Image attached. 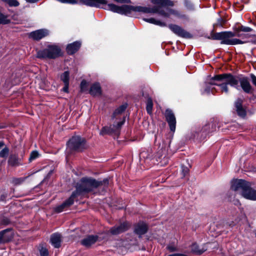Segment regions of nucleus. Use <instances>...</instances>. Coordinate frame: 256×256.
I'll return each instance as SVG.
<instances>
[{"label": "nucleus", "instance_id": "bb28decb", "mask_svg": "<svg viewBox=\"0 0 256 256\" xmlns=\"http://www.w3.org/2000/svg\"><path fill=\"white\" fill-rule=\"evenodd\" d=\"M153 104L151 98H148L146 102V111L148 114H151L152 110Z\"/></svg>", "mask_w": 256, "mask_h": 256}, {"label": "nucleus", "instance_id": "c85d7f7f", "mask_svg": "<svg viewBox=\"0 0 256 256\" xmlns=\"http://www.w3.org/2000/svg\"><path fill=\"white\" fill-rule=\"evenodd\" d=\"M10 223V220L4 216H0V226H7Z\"/></svg>", "mask_w": 256, "mask_h": 256}, {"label": "nucleus", "instance_id": "9d476101", "mask_svg": "<svg viewBox=\"0 0 256 256\" xmlns=\"http://www.w3.org/2000/svg\"><path fill=\"white\" fill-rule=\"evenodd\" d=\"M165 116L170 126L171 131L176 130V119L174 114L169 109H167L165 112Z\"/></svg>", "mask_w": 256, "mask_h": 256}, {"label": "nucleus", "instance_id": "c9c22d12", "mask_svg": "<svg viewBox=\"0 0 256 256\" xmlns=\"http://www.w3.org/2000/svg\"><path fill=\"white\" fill-rule=\"evenodd\" d=\"M87 87V82L85 80H82L80 83V89L82 92L85 90Z\"/></svg>", "mask_w": 256, "mask_h": 256}, {"label": "nucleus", "instance_id": "dca6fc26", "mask_svg": "<svg viewBox=\"0 0 256 256\" xmlns=\"http://www.w3.org/2000/svg\"><path fill=\"white\" fill-rule=\"evenodd\" d=\"M98 239V236H88L82 240L81 244L84 246L89 247L94 244Z\"/></svg>", "mask_w": 256, "mask_h": 256}, {"label": "nucleus", "instance_id": "20e7f679", "mask_svg": "<svg viewBox=\"0 0 256 256\" xmlns=\"http://www.w3.org/2000/svg\"><path fill=\"white\" fill-rule=\"evenodd\" d=\"M234 36H236V34L232 32H224L214 34L212 36V38L213 40H222L221 42L222 44L228 45H236L244 43V42L238 38L229 39L230 38Z\"/></svg>", "mask_w": 256, "mask_h": 256}, {"label": "nucleus", "instance_id": "a211bd4d", "mask_svg": "<svg viewBox=\"0 0 256 256\" xmlns=\"http://www.w3.org/2000/svg\"><path fill=\"white\" fill-rule=\"evenodd\" d=\"M81 46V42L76 41L68 45L66 52L69 54H72L76 52Z\"/></svg>", "mask_w": 256, "mask_h": 256}, {"label": "nucleus", "instance_id": "58836bf2", "mask_svg": "<svg viewBox=\"0 0 256 256\" xmlns=\"http://www.w3.org/2000/svg\"><path fill=\"white\" fill-rule=\"evenodd\" d=\"M7 197V194L6 193L2 194L0 195V201H3L6 200Z\"/></svg>", "mask_w": 256, "mask_h": 256}, {"label": "nucleus", "instance_id": "f8f14e48", "mask_svg": "<svg viewBox=\"0 0 256 256\" xmlns=\"http://www.w3.org/2000/svg\"><path fill=\"white\" fill-rule=\"evenodd\" d=\"M126 104H122L114 110L112 116V118L116 120L114 122H121L123 118L125 120V118L122 116V114L126 110Z\"/></svg>", "mask_w": 256, "mask_h": 256}, {"label": "nucleus", "instance_id": "39448f33", "mask_svg": "<svg viewBox=\"0 0 256 256\" xmlns=\"http://www.w3.org/2000/svg\"><path fill=\"white\" fill-rule=\"evenodd\" d=\"M61 55V50L57 46L50 45L46 48L39 50L37 52V56L38 58H48L54 59Z\"/></svg>", "mask_w": 256, "mask_h": 256}, {"label": "nucleus", "instance_id": "2eb2a0df", "mask_svg": "<svg viewBox=\"0 0 256 256\" xmlns=\"http://www.w3.org/2000/svg\"><path fill=\"white\" fill-rule=\"evenodd\" d=\"M243 100L242 98H238L235 102L234 106L238 114L242 118H244L246 116V111L242 107Z\"/></svg>", "mask_w": 256, "mask_h": 256}, {"label": "nucleus", "instance_id": "6ab92c4d", "mask_svg": "<svg viewBox=\"0 0 256 256\" xmlns=\"http://www.w3.org/2000/svg\"><path fill=\"white\" fill-rule=\"evenodd\" d=\"M62 242V236L58 233H54L51 236L50 242L52 246L56 248H58L60 246Z\"/></svg>", "mask_w": 256, "mask_h": 256}, {"label": "nucleus", "instance_id": "f03ea898", "mask_svg": "<svg viewBox=\"0 0 256 256\" xmlns=\"http://www.w3.org/2000/svg\"><path fill=\"white\" fill-rule=\"evenodd\" d=\"M108 184V179H104L102 181H98L92 178L84 177L77 182L76 186V190L72 194H74V197L76 198L83 192H88L102 186L106 187Z\"/></svg>", "mask_w": 256, "mask_h": 256}, {"label": "nucleus", "instance_id": "2f4dec72", "mask_svg": "<svg viewBox=\"0 0 256 256\" xmlns=\"http://www.w3.org/2000/svg\"><path fill=\"white\" fill-rule=\"evenodd\" d=\"M184 5L188 10H194V7L193 4L188 0H184Z\"/></svg>", "mask_w": 256, "mask_h": 256}, {"label": "nucleus", "instance_id": "473e14b6", "mask_svg": "<svg viewBox=\"0 0 256 256\" xmlns=\"http://www.w3.org/2000/svg\"><path fill=\"white\" fill-rule=\"evenodd\" d=\"M40 256H48V250L46 248H41L40 249Z\"/></svg>", "mask_w": 256, "mask_h": 256}, {"label": "nucleus", "instance_id": "e433bc0d", "mask_svg": "<svg viewBox=\"0 0 256 256\" xmlns=\"http://www.w3.org/2000/svg\"><path fill=\"white\" fill-rule=\"evenodd\" d=\"M167 248L170 252H173L176 250V248L174 246H168Z\"/></svg>", "mask_w": 256, "mask_h": 256}, {"label": "nucleus", "instance_id": "4be33fe9", "mask_svg": "<svg viewBox=\"0 0 256 256\" xmlns=\"http://www.w3.org/2000/svg\"><path fill=\"white\" fill-rule=\"evenodd\" d=\"M8 164L12 166H16L20 164L18 158L16 155L10 156L8 160Z\"/></svg>", "mask_w": 256, "mask_h": 256}, {"label": "nucleus", "instance_id": "7c9ffc66", "mask_svg": "<svg viewBox=\"0 0 256 256\" xmlns=\"http://www.w3.org/2000/svg\"><path fill=\"white\" fill-rule=\"evenodd\" d=\"M237 32H250L252 30V29L250 27L244 26H241L237 28Z\"/></svg>", "mask_w": 256, "mask_h": 256}, {"label": "nucleus", "instance_id": "4468645a", "mask_svg": "<svg viewBox=\"0 0 256 256\" xmlns=\"http://www.w3.org/2000/svg\"><path fill=\"white\" fill-rule=\"evenodd\" d=\"M74 194H72L71 196L62 204L55 208V211L57 212H62L65 208L72 204L74 202Z\"/></svg>", "mask_w": 256, "mask_h": 256}, {"label": "nucleus", "instance_id": "a878e982", "mask_svg": "<svg viewBox=\"0 0 256 256\" xmlns=\"http://www.w3.org/2000/svg\"><path fill=\"white\" fill-rule=\"evenodd\" d=\"M40 156V154L36 150L32 151L30 154L28 158V160L30 162H32L34 160L36 159Z\"/></svg>", "mask_w": 256, "mask_h": 256}, {"label": "nucleus", "instance_id": "423d86ee", "mask_svg": "<svg viewBox=\"0 0 256 256\" xmlns=\"http://www.w3.org/2000/svg\"><path fill=\"white\" fill-rule=\"evenodd\" d=\"M67 144L70 150L78 152L82 151L86 148L85 140L78 136L72 137Z\"/></svg>", "mask_w": 256, "mask_h": 256}, {"label": "nucleus", "instance_id": "4c0bfd02", "mask_svg": "<svg viewBox=\"0 0 256 256\" xmlns=\"http://www.w3.org/2000/svg\"><path fill=\"white\" fill-rule=\"evenodd\" d=\"M225 21L222 18H220L218 20L217 25L220 26H222V24L224 23Z\"/></svg>", "mask_w": 256, "mask_h": 256}, {"label": "nucleus", "instance_id": "f704fd0d", "mask_svg": "<svg viewBox=\"0 0 256 256\" xmlns=\"http://www.w3.org/2000/svg\"><path fill=\"white\" fill-rule=\"evenodd\" d=\"M189 172V169L186 166H182V173L183 176H186Z\"/></svg>", "mask_w": 256, "mask_h": 256}, {"label": "nucleus", "instance_id": "7ed1b4c3", "mask_svg": "<svg viewBox=\"0 0 256 256\" xmlns=\"http://www.w3.org/2000/svg\"><path fill=\"white\" fill-rule=\"evenodd\" d=\"M231 189L238 192L246 199L256 200V190L251 188L250 184L244 180H232L231 182Z\"/></svg>", "mask_w": 256, "mask_h": 256}, {"label": "nucleus", "instance_id": "b1692460", "mask_svg": "<svg viewBox=\"0 0 256 256\" xmlns=\"http://www.w3.org/2000/svg\"><path fill=\"white\" fill-rule=\"evenodd\" d=\"M8 17V15H6L0 12V25L10 24L11 20Z\"/></svg>", "mask_w": 256, "mask_h": 256}, {"label": "nucleus", "instance_id": "f3484780", "mask_svg": "<svg viewBox=\"0 0 256 256\" xmlns=\"http://www.w3.org/2000/svg\"><path fill=\"white\" fill-rule=\"evenodd\" d=\"M128 226V224L124 222L120 226H114L110 230V232L112 234H118L127 230Z\"/></svg>", "mask_w": 256, "mask_h": 256}, {"label": "nucleus", "instance_id": "c756f323", "mask_svg": "<svg viewBox=\"0 0 256 256\" xmlns=\"http://www.w3.org/2000/svg\"><path fill=\"white\" fill-rule=\"evenodd\" d=\"M6 2L10 6H18L20 4L17 0H2Z\"/></svg>", "mask_w": 256, "mask_h": 256}, {"label": "nucleus", "instance_id": "a19ab883", "mask_svg": "<svg viewBox=\"0 0 256 256\" xmlns=\"http://www.w3.org/2000/svg\"><path fill=\"white\" fill-rule=\"evenodd\" d=\"M27 2L30 3H34L37 2L38 0H26Z\"/></svg>", "mask_w": 256, "mask_h": 256}, {"label": "nucleus", "instance_id": "6e6552de", "mask_svg": "<svg viewBox=\"0 0 256 256\" xmlns=\"http://www.w3.org/2000/svg\"><path fill=\"white\" fill-rule=\"evenodd\" d=\"M14 236L12 228H8L0 231V244H5L11 242Z\"/></svg>", "mask_w": 256, "mask_h": 256}, {"label": "nucleus", "instance_id": "f257e3e1", "mask_svg": "<svg viewBox=\"0 0 256 256\" xmlns=\"http://www.w3.org/2000/svg\"><path fill=\"white\" fill-rule=\"evenodd\" d=\"M228 85L238 90L242 88L246 94H251L253 88L250 84L248 77L242 76H234L230 74H217L210 78V82L204 83V89L202 94H214L216 89L212 86H218L220 88L222 92L226 94L229 92Z\"/></svg>", "mask_w": 256, "mask_h": 256}, {"label": "nucleus", "instance_id": "9b49d317", "mask_svg": "<svg viewBox=\"0 0 256 256\" xmlns=\"http://www.w3.org/2000/svg\"><path fill=\"white\" fill-rule=\"evenodd\" d=\"M48 34V31L46 29H40L31 32L29 36L34 40H38Z\"/></svg>", "mask_w": 256, "mask_h": 256}, {"label": "nucleus", "instance_id": "412c9836", "mask_svg": "<svg viewBox=\"0 0 256 256\" xmlns=\"http://www.w3.org/2000/svg\"><path fill=\"white\" fill-rule=\"evenodd\" d=\"M148 230V226L146 224L139 223L136 226L134 232L139 235L144 234Z\"/></svg>", "mask_w": 256, "mask_h": 256}, {"label": "nucleus", "instance_id": "ddd939ff", "mask_svg": "<svg viewBox=\"0 0 256 256\" xmlns=\"http://www.w3.org/2000/svg\"><path fill=\"white\" fill-rule=\"evenodd\" d=\"M74 194H72L71 196L62 204L55 208V211L57 212H62L65 208L72 204L74 202Z\"/></svg>", "mask_w": 256, "mask_h": 256}, {"label": "nucleus", "instance_id": "393cba45", "mask_svg": "<svg viewBox=\"0 0 256 256\" xmlns=\"http://www.w3.org/2000/svg\"><path fill=\"white\" fill-rule=\"evenodd\" d=\"M206 250V248H200L199 246L196 244H194L192 246V250L198 254H200L204 252Z\"/></svg>", "mask_w": 256, "mask_h": 256}, {"label": "nucleus", "instance_id": "1a4fd4ad", "mask_svg": "<svg viewBox=\"0 0 256 256\" xmlns=\"http://www.w3.org/2000/svg\"><path fill=\"white\" fill-rule=\"evenodd\" d=\"M168 26L174 34L178 36L186 38H192V35L190 33L178 25L170 24Z\"/></svg>", "mask_w": 256, "mask_h": 256}, {"label": "nucleus", "instance_id": "ea45409f", "mask_svg": "<svg viewBox=\"0 0 256 256\" xmlns=\"http://www.w3.org/2000/svg\"><path fill=\"white\" fill-rule=\"evenodd\" d=\"M64 86L63 88V90L66 92H68L69 83L64 84Z\"/></svg>", "mask_w": 256, "mask_h": 256}, {"label": "nucleus", "instance_id": "0eeeda50", "mask_svg": "<svg viewBox=\"0 0 256 256\" xmlns=\"http://www.w3.org/2000/svg\"><path fill=\"white\" fill-rule=\"evenodd\" d=\"M124 123V119L122 118L121 122H114V124L110 127L104 126L101 130L100 134L104 135L106 134H112L119 131L121 126Z\"/></svg>", "mask_w": 256, "mask_h": 256}, {"label": "nucleus", "instance_id": "cd10ccee", "mask_svg": "<svg viewBox=\"0 0 256 256\" xmlns=\"http://www.w3.org/2000/svg\"><path fill=\"white\" fill-rule=\"evenodd\" d=\"M60 78L64 84L69 83V72L68 71L64 72L61 75Z\"/></svg>", "mask_w": 256, "mask_h": 256}, {"label": "nucleus", "instance_id": "5701e85b", "mask_svg": "<svg viewBox=\"0 0 256 256\" xmlns=\"http://www.w3.org/2000/svg\"><path fill=\"white\" fill-rule=\"evenodd\" d=\"M144 20L146 22H149L150 24H154L156 25L160 26H166V24L164 22H160V20H156L154 18H144Z\"/></svg>", "mask_w": 256, "mask_h": 256}, {"label": "nucleus", "instance_id": "aec40b11", "mask_svg": "<svg viewBox=\"0 0 256 256\" xmlns=\"http://www.w3.org/2000/svg\"><path fill=\"white\" fill-rule=\"evenodd\" d=\"M101 93V88L98 83H94L91 86L90 90V94L91 95L94 96H100Z\"/></svg>", "mask_w": 256, "mask_h": 256}, {"label": "nucleus", "instance_id": "72a5a7b5", "mask_svg": "<svg viewBox=\"0 0 256 256\" xmlns=\"http://www.w3.org/2000/svg\"><path fill=\"white\" fill-rule=\"evenodd\" d=\"M8 149L6 148H3L0 152V157L1 158H5L6 157L8 154Z\"/></svg>", "mask_w": 256, "mask_h": 256}]
</instances>
